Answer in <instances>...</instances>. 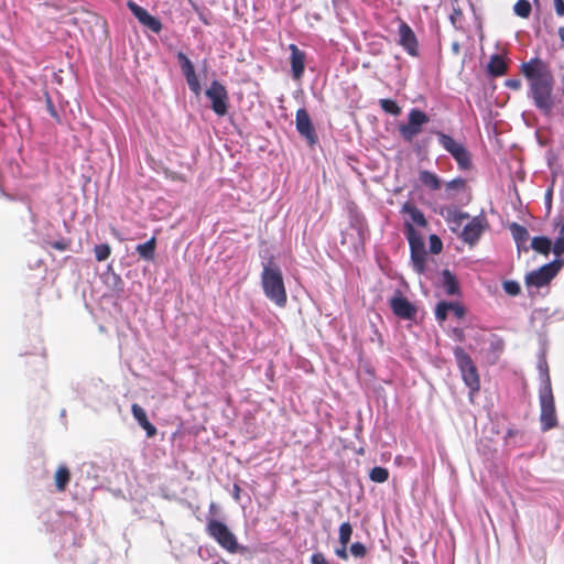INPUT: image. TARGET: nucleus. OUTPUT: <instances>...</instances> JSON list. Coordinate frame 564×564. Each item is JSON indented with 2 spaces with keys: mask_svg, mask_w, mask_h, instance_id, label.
Listing matches in <instances>:
<instances>
[{
  "mask_svg": "<svg viewBox=\"0 0 564 564\" xmlns=\"http://www.w3.org/2000/svg\"><path fill=\"white\" fill-rule=\"evenodd\" d=\"M521 69L529 82L535 106L544 113H550L554 106L552 96L554 79L550 68L543 61L533 58L523 63Z\"/></svg>",
  "mask_w": 564,
  "mask_h": 564,
  "instance_id": "f257e3e1",
  "label": "nucleus"
},
{
  "mask_svg": "<svg viewBox=\"0 0 564 564\" xmlns=\"http://www.w3.org/2000/svg\"><path fill=\"white\" fill-rule=\"evenodd\" d=\"M261 284L265 296L275 305L286 304V291L280 267L269 260L262 264Z\"/></svg>",
  "mask_w": 564,
  "mask_h": 564,
  "instance_id": "f03ea898",
  "label": "nucleus"
},
{
  "mask_svg": "<svg viewBox=\"0 0 564 564\" xmlns=\"http://www.w3.org/2000/svg\"><path fill=\"white\" fill-rule=\"evenodd\" d=\"M454 355L462 372L464 382L470 388L473 392L478 391L480 387L479 376L473 360L460 347H456L454 349Z\"/></svg>",
  "mask_w": 564,
  "mask_h": 564,
  "instance_id": "7ed1b4c3",
  "label": "nucleus"
},
{
  "mask_svg": "<svg viewBox=\"0 0 564 564\" xmlns=\"http://www.w3.org/2000/svg\"><path fill=\"white\" fill-rule=\"evenodd\" d=\"M207 532L228 552L236 553L238 551L237 538L225 523L217 520H210L207 524Z\"/></svg>",
  "mask_w": 564,
  "mask_h": 564,
  "instance_id": "20e7f679",
  "label": "nucleus"
},
{
  "mask_svg": "<svg viewBox=\"0 0 564 564\" xmlns=\"http://www.w3.org/2000/svg\"><path fill=\"white\" fill-rule=\"evenodd\" d=\"M541 423L543 430H550L556 425L554 399L549 378L540 391Z\"/></svg>",
  "mask_w": 564,
  "mask_h": 564,
  "instance_id": "39448f33",
  "label": "nucleus"
},
{
  "mask_svg": "<svg viewBox=\"0 0 564 564\" xmlns=\"http://www.w3.org/2000/svg\"><path fill=\"white\" fill-rule=\"evenodd\" d=\"M210 101L213 111L217 116H225L228 112V93L223 84L214 80L205 91Z\"/></svg>",
  "mask_w": 564,
  "mask_h": 564,
  "instance_id": "423d86ee",
  "label": "nucleus"
},
{
  "mask_svg": "<svg viewBox=\"0 0 564 564\" xmlns=\"http://www.w3.org/2000/svg\"><path fill=\"white\" fill-rule=\"evenodd\" d=\"M429 122V117L419 109H412L409 113V121L399 127L400 134L406 140L411 141L421 131L422 127Z\"/></svg>",
  "mask_w": 564,
  "mask_h": 564,
  "instance_id": "0eeeda50",
  "label": "nucleus"
},
{
  "mask_svg": "<svg viewBox=\"0 0 564 564\" xmlns=\"http://www.w3.org/2000/svg\"><path fill=\"white\" fill-rule=\"evenodd\" d=\"M438 140L443 148L453 155L462 169H467L469 166V154L463 144L441 132L438 133Z\"/></svg>",
  "mask_w": 564,
  "mask_h": 564,
  "instance_id": "6e6552de",
  "label": "nucleus"
},
{
  "mask_svg": "<svg viewBox=\"0 0 564 564\" xmlns=\"http://www.w3.org/2000/svg\"><path fill=\"white\" fill-rule=\"evenodd\" d=\"M558 265L555 263H549L540 269L532 271L525 276V284L528 288H541L546 284L556 275Z\"/></svg>",
  "mask_w": 564,
  "mask_h": 564,
  "instance_id": "1a4fd4ad",
  "label": "nucleus"
},
{
  "mask_svg": "<svg viewBox=\"0 0 564 564\" xmlns=\"http://www.w3.org/2000/svg\"><path fill=\"white\" fill-rule=\"evenodd\" d=\"M128 7L141 24L149 28L151 31L155 33H159L161 31V22L155 17L151 15L145 9H143L142 7L138 6L132 1L128 2Z\"/></svg>",
  "mask_w": 564,
  "mask_h": 564,
  "instance_id": "9d476101",
  "label": "nucleus"
},
{
  "mask_svg": "<svg viewBox=\"0 0 564 564\" xmlns=\"http://www.w3.org/2000/svg\"><path fill=\"white\" fill-rule=\"evenodd\" d=\"M485 228V219L480 217H475L465 225L460 237L465 242L473 245L480 238Z\"/></svg>",
  "mask_w": 564,
  "mask_h": 564,
  "instance_id": "9b49d317",
  "label": "nucleus"
},
{
  "mask_svg": "<svg viewBox=\"0 0 564 564\" xmlns=\"http://www.w3.org/2000/svg\"><path fill=\"white\" fill-rule=\"evenodd\" d=\"M390 306L393 313L401 318H412L416 313L415 307L400 293H395L391 297Z\"/></svg>",
  "mask_w": 564,
  "mask_h": 564,
  "instance_id": "f8f14e48",
  "label": "nucleus"
},
{
  "mask_svg": "<svg viewBox=\"0 0 564 564\" xmlns=\"http://www.w3.org/2000/svg\"><path fill=\"white\" fill-rule=\"evenodd\" d=\"M296 129L304 135L310 143L315 142V134L311 123L308 113L304 109H299L296 112Z\"/></svg>",
  "mask_w": 564,
  "mask_h": 564,
  "instance_id": "ddd939ff",
  "label": "nucleus"
},
{
  "mask_svg": "<svg viewBox=\"0 0 564 564\" xmlns=\"http://www.w3.org/2000/svg\"><path fill=\"white\" fill-rule=\"evenodd\" d=\"M399 36H400V44L411 54L415 55L417 50V42L416 37L411 30V28L405 24L401 23L399 26Z\"/></svg>",
  "mask_w": 564,
  "mask_h": 564,
  "instance_id": "4468645a",
  "label": "nucleus"
},
{
  "mask_svg": "<svg viewBox=\"0 0 564 564\" xmlns=\"http://www.w3.org/2000/svg\"><path fill=\"white\" fill-rule=\"evenodd\" d=\"M291 51V68L295 79H300L304 73L305 54L300 51L296 45L289 46Z\"/></svg>",
  "mask_w": 564,
  "mask_h": 564,
  "instance_id": "2eb2a0df",
  "label": "nucleus"
},
{
  "mask_svg": "<svg viewBox=\"0 0 564 564\" xmlns=\"http://www.w3.org/2000/svg\"><path fill=\"white\" fill-rule=\"evenodd\" d=\"M447 313H453L456 317L462 318L465 315V310L458 303H438L435 310L436 318L440 322H444L447 316Z\"/></svg>",
  "mask_w": 564,
  "mask_h": 564,
  "instance_id": "dca6fc26",
  "label": "nucleus"
},
{
  "mask_svg": "<svg viewBox=\"0 0 564 564\" xmlns=\"http://www.w3.org/2000/svg\"><path fill=\"white\" fill-rule=\"evenodd\" d=\"M131 412L133 417L137 420L139 425L145 430L147 435L149 437H153L156 434V429L151 422L148 420L147 413L139 404L134 403L131 406Z\"/></svg>",
  "mask_w": 564,
  "mask_h": 564,
  "instance_id": "f3484780",
  "label": "nucleus"
},
{
  "mask_svg": "<svg viewBox=\"0 0 564 564\" xmlns=\"http://www.w3.org/2000/svg\"><path fill=\"white\" fill-rule=\"evenodd\" d=\"M402 212L404 214L408 215V218L405 219V225L406 223H410L412 225V227L415 225L417 227H425L426 226V219L423 215V213L416 208L414 205L412 204H404L403 207H402Z\"/></svg>",
  "mask_w": 564,
  "mask_h": 564,
  "instance_id": "a211bd4d",
  "label": "nucleus"
},
{
  "mask_svg": "<svg viewBox=\"0 0 564 564\" xmlns=\"http://www.w3.org/2000/svg\"><path fill=\"white\" fill-rule=\"evenodd\" d=\"M417 176H419L420 183L424 187H426L427 189H430L432 192L438 191L442 186L441 178L436 174H434L430 171L421 170V171H419Z\"/></svg>",
  "mask_w": 564,
  "mask_h": 564,
  "instance_id": "6ab92c4d",
  "label": "nucleus"
},
{
  "mask_svg": "<svg viewBox=\"0 0 564 564\" xmlns=\"http://www.w3.org/2000/svg\"><path fill=\"white\" fill-rule=\"evenodd\" d=\"M411 260H412L414 270L420 274L423 273L425 271V261H426L425 248L416 247V249H411Z\"/></svg>",
  "mask_w": 564,
  "mask_h": 564,
  "instance_id": "aec40b11",
  "label": "nucleus"
},
{
  "mask_svg": "<svg viewBox=\"0 0 564 564\" xmlns=\"http://www.w3.org/2000/svg\"><path fill=\"white\" fill-rule=\"evenodd\" d=\"M444 186V198L451 199L455 196L456 193L463 192L465 189V181L463 178H454L445 183Z\"/></svg>",
  "mask_w": 564,
  "mask_h": 564,
  "instance_id": "412c9836",
  "label": "nucleus"
},
{
  "mask_svg": "<svg viewBox=\"0 0 564 564\" xmlns=\"http://www.w3.org/2000/svg\"><path fill=\"white\" fill-rule=\"evenodd\" d=\"M443 276V286L445 289L446 294L454 295L458 293V283L455 276L448 271L444 270L442 273Z\"/></svg>",
  "mask_w": 564,
  "mask_h": 564,
  "instance_id": "4be33fe9",
  "label": "nucleus"
},
{
  "mask_svg": "<svg viewBox=\"0 0 564 564\" xmlns=\"http://www.w3.org/2000/svg\"><path fill=\"white\" fill-rule=\"evenodd\" d=\"M507 65L501 56L494 55L490 58V62L488 64V72L494 76H500L503 75L506 72Z\"/></svg>",
  "mask_w": 564,
  "mask_h": 564,
  "instance_id": "5701e85b",
  "label": "nucleus"
},
{
  "mask_svg": "<svg viewBox=\"0 0 564 564\" xmlns=\"http://www.w3.org/2000/svg\"><path fill=\"white\" fill-rule=\"evenodd\" d=\"M155 246H156L155 238H151L145 243L138 245L137 251L140 254V257H142L147 260H151L154 257Z\"/></svg>",
  "mask_w": 564,
  "mask_h": 564,
  "instance_id": "b1692460",
  "label": "nucleus"
},
{
  "mask_svg": "<svg viewBox=\"0 0 564 564\" xmlns=\"http://www.w3.org/2000/svg\"><path fill=\"white\" fill-rule=\"evenodd\" d=\"M406 237L410 243L411 249H416V247H424V242L419 232L412 227L410 223H406Z\"/></svg>",
  "mask_w": 564,
  "mask_h": 564,
  "instance_id": "393cba45",
  "label": "nucleus"
},
{
  "mask_svg": "<svg viewBox=\"0 0 564 564\" xmlns=\"http://www.w3.org/2000/svg\"><path fill=\"white\" fill-rule=\"evenodd\" d=\"M531 246L535 251L547 254L551 250V240L545 237H535Z\"/></svg>",
  "mask_w": 564,
  "mask_h": 564,
  "instance_id": "a878e982",
  "label": "nucleus"
},
{
  "mask_svg": "<svg viewBox=\"0 0 564 564\" xmlns=\"http://www.w3.org/2000/svg\"><path fill=\"white\" fill-rule=\"evenodd\" d=\"M69 480V471L66 467L61 466L55 474V485L58 490H64Z\"/></svg>",
  "mask_w": 564,
  "mask_h": 564,
  "instance_id": "bb28decb",
  "label": "nucleus"
},
{
  "mask_svg": "<svg viewBox=\"0 0 564 564\" xmlns=\"http://www.w3.org/2000/svg\"><path fill=\"white\" fill-rule=\"evenodd\" d=\"M511 231H512L513 238L517 241L518 246L524 243L528 240L529 234L524 227L513 224L511 226Z\"/></svg>",
  "mask_w": 564,
  "mask_h": 564,
  "instance_id": "cd10ccee",
  "label": "nucleus"
},
{
  "mask_svg": "<svg viewBox=\"0 0 564 564\" xmlns=\"http://www.w3.org/2000/svg\"><path fill=\"white\" fill-rule=\"evenodd\" d=\"M369 477L375 482H384L389 478V471L383 467H373L369 474Z\"/></svg>",
  "mask_w": 564,
  "mask_h": 564,
  "instance_id": "c85d7f7f",
  "label": "nucleus"
},
{
  "mask_svg": "<svg viewBox=\"0 0 564 564\" xmlns=\"http://www.w3.org/2000/svg\"><path fill=\"white\" fill-rule=\"evenodd\" d=\"M513 11L520 18H528L531 13V4L528 0H519L513 7Z\"/></svg>",
  "mask_w": 564,
  "mask_h": 564,
  "instance_id": "c756f323",
  "label": "nucleus"
},
{
  "mask_svg": "<svg viewBox=\"0 0 564 564\" xmlns=\"http://www.w3.org/2000/svg\"><path fill=\"white\" fill-rule=\"evenodd\" d=\"M352 534V528L350 523L344 522L339 527V542L341 545L346 546L350 541Z\"/></svg>",
  "mask_w": 564,
  "mask_h": 564,
  "instance_id": "7c9ffc66",
  "label": "nucleus"
},
{
  "mask_svg": "<svg viewBox=\"0 0 564 564\" xmlns=\"http://www.w3.org/2000/svg\"><path fill=\"white\" fill-rule=\"evenodd\" d=\"M177 58H178L181 69L183 72L184 76L195 73L192 62L187 58V56L185 54L178 53Z\"/></svg>",
  "mask_w": 564,
  "mask_h": 564,
  "instance_id": "2f4dec72",
  "label": "nucleus"
},
{
  "mask_svg": "<svg viewBox=\"0 0 564 564\" xmlns=\"http://www.w3.org/2000/svg\"><path fill=\"white\" fill-rule=\"evenodd\" d=\"M97 261H105L111 253V248L107 243H101L94 249Z\"/></svg>",
  "mask_w": 564,
  "mask_h": 564,
  "instance_id": "473e14b6",
  "label": "nucleus"
},
{
  "mask_svg": "<svg viewBox=\"0 0 564 564\" xmlns=\"http://www.w3.org/2000/svg\"><path fill=\"white\" fill-rule=\"evenodd\" d=\"M381 108L389 113L398 116L401 112L400 107L391 99H381L380 100Z\"/></svg>",
  "mask_w": 564,
  "mask_h": 564,
  "instance_id": "72a5a7b5",
  "label": "nucleus"
},
{
  "mask_svg": "<svg viewBox=\"0 0 564 564\" xmlns=\"http://www.w3.org/2000/svg\"><path fill=\"white\" fill-rule=\"evenodd\" d=\"M186 78V82H187V85L189 87V89L196 95V96H199L200 91H202V87H200V84H199V80L196 76V74H191V75H186L185 76Z\"/></svg>",
  "mask_w": 564,
  "mask_h": 564,
  "instance_id": "f704fd0d",
  "label": "nucleus"
},
{
  "mask_svg": "<svg viewBox=\"0 0 564 564\" xmlns=\"http://www.w3.org/2000/svg\"><path fill=\"white\" fill-rule=\"evenodd\" d=\"M430 247L433 253H438L442 250L443 243L436 235L430 236Z\"/></svg>",
  "mask_w": 564,
  "mask_h": 564,
  "instance_id": "c9c22d12",
  "label": "nucleus"
},
{
  "mask_svg": "<svg viewBox=\"0 0 564 564\" xmlns=\"http://www.w3.org/2000/svg\"><path fill=\"white\" fill-rule=\"evenodd\" d=\"M505 291L510 295H517L520 292V286L517 282L507 281L503 283Z\"/></svg>",
  "mask_w": 564,
  "mask_h": 564,
  "instance_id": "e433bc0d",
  "label": "nucleus"
},
{
  "mask_svg": "<svg viewBox=\"0 0 564 564\" xmlns=\"http://www.w3.org/2000/svg\"><path fill=\"white\" fill-rule=\"evenodd\" d=\"M553 253L560 257L564 253V236H561L555 240L553 245Z\"/></svg>",
  "mask_w": 564,
  "mask_h": 564,
  "instance_id": "4c0bfd02",
  "label": "nucleus"
},
{
  "mask_svg": "<svg viewBox=\"0 0 564 564\" xmlns=\"http://www.w3.org/2000/svg\"><path fill=\"white\" fill-rule=\"evenodd\" d=\"M350 552L356 557H362L366 554V547L362 543L356 542L350 546Z\"/></svg>",
  "mask_w": 564,
  "mask_h": 564,
  "instance_id": "58836bf2",
  "label": "nucleus"
},
{
  "mask_svg": "<svg viewBox=\"0 0 564 564\" xmlns=\"http://www.w3.org/2000/svg\"><path fill=\"white\" fill-rule=\"evenodd\" d=\"M312 564H329L322 553H315L311 558Z\"/></svg>",
  "mask_w": 564,
  "mask_h": 564,
  "instance_id": "ea45409f",
  "label": "nucleus"
},
{
  "mask_svg": "<svg viewBox=\"0 0 564 564\" xmlns=\"http://www.w3.org/2000/svg\"><path fill=\"white\" fill-rule=\"evenodd\" d=\"M467 217L468 216L466 214L453 213V215L451 217H448V220L459 225L460 220L466 219Z\"/></svg>",
  "mask_w": 564,
  "mask_h": 564,
  "instance_id": "a19ab883",
  "label": "nucleus"
},
{
  "mask_svg": "<svg viewBox=\"0 0 564 564\" xmlns=\"http://www.w3.org/2000/svg\"><path fill=\"white\" fill-rule=\"evenodd\" d=\"M555 11L558 15H564V1L563 0H554Z\"/></svg>",
  "mask_w": 564,
  "mask_h": 564,
  "instance_id": "79ce46f5",
  "label": "nucleus"
},
{
  "mask_svg": "<svg viewBox=\"0 0 564 564\" xmlns=\"http://www.w3.org/2000/svg\"><path fill=\"white\" fill-rule=\"evenodd\" d=\"M453 336L458 341H463L464 340V333L459 328H454L453 329Z\"/></svg>",
  "mask_w": 564,
  "mask_h": 564,
  "instance_id": "37998d69",
  "label": "nucleus"
},
{
  "mask_svg": "<svg viewBox=\"0 0 564 564\" xmlns=\"http://www.w3.org/2000/svg\"><path fill=\"white\" fill-rule=\"evenodd\" d=\"M506 85L512 89H519L521 86L520 80L518 79H510L506 83Z\"/></svg>",
  "mask_w": 564,
  "mask_h": 564,
  "instance_id": "c03bdc74",
  "label": "nucleus"
},
{
  "mask_svg": "<svg viewBox=\"0 0 564 564\" xmlns=\"http://www.w3.org/2000/svg\"><path fill=\"white\" fill-rule=\"evenodd\" d=\"M336 554L338 557L343 558V560H346L347 558V551H346V546L343 545L341 549H338L336 551Z\"/></svg>",
  "mask_w": 564,
  "mask_h": 564,
  "instance_id": "a18cd8bd",
  "label": "nucleus"
},
{
  "mask_svg": "<svg viewBox=\"0 0 564 564\" xmlns=\"http://www.w3.org/2000/svg\"><path fill=\"white\" fill-rule=\"evenodd\" d=\"M547 209H551L552 191L549 189L545 194Z\"/></svg>",
  "mask_w": 564,
  "mask_h": 564,
  "instance_id": "49530a36",
  "label": "nucleus"
},
{
  "mask_svg": "<svg viewBox=\"0 0 564 564\" xmlns=\"http://www.w3.org/2000/svg\"><path fill=\"white\" fill-rule=\"evenodd\" d=\"M53 247L58 249V250H65L66 249V245L64 242H54Z\"/></svg>",
  "mask_w": 564,
  "mask_h": 564,
  "instance_id": "de8ad7c7",
  "label": "nucleus"
},
{
  "mask_svg": "<svg viewBox=\"0 0 564 564\" xmlns=\"http://www.w3.org/2000/svg\"><path fill=\"white\" fill-rule=\"evenodd\" d=\"M558 36H560L561 41L564 42V28L558 29Z\"/></svg>",
  "mask_w": 564,
  "mask_h": 564,
  "instance_id": "09e8293b",
  "label": "nucleus"
},
{
  "mask_svg": "<svg viewBox=\"0 0 564 564\" xmlns=\"http://www.w3.org/2000/svg\"><path fill=\"white\" fill-rule=\"evenodd\" d=\"M453 50H454L455 52H458V50H459V45H458V43H454V44H453Z\"/></svg>",
  "mask_w": 564,
  "mask_h": 564,
  "instance_id": "8fccbe9b",
  "label": "nucleus"
},
{
  "mask_svg": "<svg viewBox=\"0 0 564 564\" xmlns=\"http://www.w3.org/2000/svg\"><path fill=\"white\" fill-rule=\"evenodd\" d=\"M560 235L564 236V223H563V226L561 227Z\"/></svg>",
  "mask_w": 564,
  "mask_h": 564,
  "instance_id": "3c124183",
  "label": "nucleus"
}]
</instances>
